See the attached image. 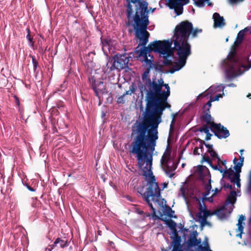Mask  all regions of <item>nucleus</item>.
Listing matches in <instances>:
<instances>
[{"mask_svg": "<svg viewBox=\"0 0 251 251\" xmlns=\"http://www.w3.org/2000/svg\"><path fill=\"white\" fill-rule=\"evenodd\" d=\"M169 97L146 98V108L142 122H136L132 129L133 140L130 152L136 157H152L156 141L158 139V127L166 108L171 106L168 102Z\"/></svg>", "mask_w": 251, "mask_h": 251, "instance_id": "nucleus-1", "label": "nucleus"}, {"mask_svg": "<svg viewBox=\"0 0 251 251\" xmlns=\"http://www.w3.org/2000/svg\"><path fill=\"white\" fill-rule=\"evenodd\" d=\"M244 159V158H234V168L235 172L229 171L228 173L229 179L232 184H227L224 186L225 188L229 189L231 192L226 198V204L214 212H211L206 208L204 203V200L206 199L204 198H201L200 194L198 197L196 194L197 190L193 186H189L185 183L181 186L180 191L184 199L186 201L191 199L198 205L199 212L196 214L195 219L201 224V227L205 226H211V224L207 221V218L209 216L216 215L219 219L223 220L227 218L231 214L234 208L233 204L236 201V192H240L239 173L241 171Z\"/></svg>", "mask_w": 251, "mask_h": 251, "instance_id": "nucleus-2", "label": "nucleus"}, {"mask_svg": "<svg viewBox=\"0 0 251 251\" xmlns=\"http://www.w3.org/2000/svg\"><path fill=\"white\" fill-rule=\"evenodd\" d=\"M126 0L127 2L126 25L133 27L135 38L139 40L138 47L146 45L150 35L147 31L150 24L149 14L151 10L153 13L155 8H149L147 0Z\"/></svg>", "mask_w": 251, "mask_h": 251, "instance_id": "nucleus-3", "label": "nucleus"}, {"mask_svg": "<svg viewBox=\"0 0 251 251\" xmlns=\"http://www.w3.org/2000/svg\"><path fill=\"white\" fill-rule=\"evenodd\" d=\"M202 31L201 29H194L192 24L188 21H182L175 28L173 36V42L191 51V45L188 42L190 34H192V37L195 38Z\"/></svg>", "mask_w": 251, "mask_h": 251, "instance_id": "nucleus-4", "label": "nucleus"}, {"mask_svg": "<svg viewBox=\"0 0 251 251\" xmlns=\"http://www.w3.org/2000/svg\"><path fill=\"white\" fill-rule=\"evenodd\" d=\"M147 181V191L142 194L144 199L151 208L153 214L155 213L152 202L155 204H163L164 199L161 198V190L154 176L145 178Z\"/></svg>", "mask_w": 251, "mask_h": 251, "instance_id": "nucleus-5", "label": "nucleus"}, {"mask_svg": "<svg viewBox=\"0 0 251 251\" xmlns=\"http://www.w3.org/2000/svg\"><path fill=\"white\" fill-rule=\"evenodd\" d=\"M151 89L147 90L146 98L153 97H169L170 88L168 84L164 83L161 78L155 82H151Z\"/></svg>", "mask_w": 251, "mask_h": 251, "instance_id": "nucleus-6", "label": "nucleus"}, {"mask_svg": "<svg viewBox=\"0 0 251 251\" xmlns=\"http://www.w3.org/2000/svg\"><path fill=\"white\" fill-rule=\"evenodd\" d=\"M173 41L163 40L158 41L157 44L158 47L157 52L160 54L163 55L164 58L163 64L165 66H171L173 65V62L171 60L168 59V57L173 56L174 54V50H175L174 48H172V45Z\"/></svg>", "mask_w": 251, "mask_h": 251, "instance_id": "nucleus-7", "label": "nucleus"}, {"mask_svg": "<svg viewBox=\"0 0 251 251\" xmlns=\"http://www.w3.org/2000/svg\"><path fill=\"white\" fill-rule=\"evenodd\" d=\"M174 49L177 51L176 54L178 56V61L171 69L170 73L172 74L179 70L184 66L187 58L191 54V51H189V50H188L186 48H184L176 43H174Z\"/></svg>", "mask_w": 251, "mask_h": 251, "instance_id": "nucleus-8", "label": "nucleus"}, {"mask_svg": "<svg viewBox=\"0 0 251 251\" xmlns=\"http://www.w3.org/2000/svg\"><path fill=\"white\" fill-rule=\"evenodd\" d=\"M158 41H154L151 43L147 47L146 45L142 46L143 49L137 51L139 52V56L143 57L144 58V61L146 63L149 65L148 68H151L152 67V58L153 56L150 55V53L153 51L155 52H157L158 47L157 46Z\"/></svg>", "mask_w": 251, "mask_h": 251, "instance_id": "nucleus-9", "label": "nucleus"}, {"mask_svg": "<svg viewBox=\"0 0 251 251\" xmlns=\"http://www.w3.org/2000/svg\"><path fill=\"white\" fill-rule=\"evenodd\" d=\"M194 173L195 175L202 180H206L208 181V184L205 186V193L203 195L202 198L207 199L206 196L209 194L210 191L212 188L211 185V179L210 178V174L208 169L205 167L201 165H199L193 168Z\"/></svg>", "mask_w": 251, "mask_h": 251, "instance_id": "nucleus-10", "label": "nucleus"}, {"mask_svg": "<svg viewBox=\"0 0 251 251\" xmlns=\"http://www.w3.org/2000/svg\"><path fill=\"white\" fill-rule=\"evenodd\" d=\"M138 163L144 178L153 176L151 170L152 158H138Z\"/></svg>", "mask_w": 251, "mask_h": 251, "instance_id": "nucleus-11", "label": "nucleus"}, {"mask_svg": "<svg viewBox=\"0 0 251 251\" xmlns=\"http://www.w3.org/2000/svg\"><path fill=\"white\" fill-rule=\"evenodd\" d=\"M175 158H162L161 160V167L166 174L170 178L174 175V171L176 169L177 165V159Z\"/></svg>", "mask_w": 251, "mask_h": 251, "instance_id": "nucleus-12", "label": "nucleus"}, {"mask_svg": "<svg viewBox=\"0 0 251 251\" xmlns=\"http://www.w3.org/2000/svg\"><path fill=\"white\" fill-rule=\"evenodd\" d=\"M210 128L215 136L219 139H225L230 135L228 130L220 123H213L212 126Z\"/></svg>", "mask_w": 251, "mask_h": 251, "instance_id": "nucleus-13", "label": "nucleus"}, {"mask_svg": "<svg viewBox=\"0 0 251 251\" xmlns=\"http://www.w3.org/2000/svg\"><path fill=\"white\" fill-rule=\"evenodd\" d=\"M201 239H197L196 235H194L188 240L187 243L189 248L198 246V249L201 251H211L209 249L207 238L203 242V246L201 245Z\"/></svg>", "mask_w": 251, "mask_h": 251, "instance_id": "nucleus-14", "label": "nucleus"}, {"mask_svg": "<svg viewBox=\"0 0 251 251\" xmlns=\"http://www.w3.org/2000/svg\"><path fill=\"white\" fill-rule=\"evenodd\" d=\"M90 84L95 92L97 96L99 93H103L106 89V86L104 84L103 81L101 80H96L94 76L89 78Z\"/></svg>", "mask_w": 251, "mask_h": 251, "instance_id": "nucleus-15", "label": "nucleus"}, {"mask_svg": "<svg viewBox=\"0 0 251 251\" xmlns=\"http://www.w3.org/2000/svg\"><path fill=\"white\" fill-rule=\"evenodd\" d=\"M115 61V65L117 70H122L124 69L128 64L129 61L128 58L125 54L115 55L112 56Z\"/></svg>", "mask_w": 251, "mask_h": 251, "instance_id": "nucleus-16", "label": "nucleus"}, {"mask_svg": "<svg viewBox=\"0 0 251 251\" xmlns=\"http://www.w3.org/2000/svg\"><path fill=\"white\" fill-rule=\"evenodd\" d=\"M212 159H216L217 164L215 166H212V167L215 169L218 170L221 172H223L227 169V167L226 166V161L225 160H221L220 158H202L201 162L203 163L204 162H207L208 164L212 166L211 165V162L212 160Z\"/></svg>", "mask_w": 251, "mask_h": 251, "instance_id": "nucleus-17", "label": "nucleus"}, {"mask_svg": "<svg viewBox=\"0 0 251 251\" xmlns=\"http://www.w3.org/2000/svg\"><path fill=\"white\" fill-rule=\"evenodd\" d=\"M102 69L103 73L106 75H108L112 71L117 70L114 58L109 57L106 65L103 66Z\"/></svg>", "mask_w": 251, "mask_h": 251, "instance_id": "nucleus-18", "label": "nucleus"}, {"mask_svg": "<svg viewBox=\"0 0 251 251\" xmlns=\"http://www.w3.org/2000/svg\"><path fill=\"white\" fill-rule=\"evenodd\" d=\"M181 238L176 236L174 238L172 242V247L173 248L172 251H186L183 245H181Z\"/></svg>", "mask_w": 251, "mask_h": 251, "instance_id": "nucleus-19", "label": "nucleus"}, {"mask_svg": "<svg viewBox=\"0 0 251 251\" xmlns=\"http://www.w3.org/2000/svg\"><path fill=\"white\" fill-rule=\"evenodd\" d=\"M200 119L202 122L209 125L210 127H212L213 124L215 123L214 121V118L211 116L210 112L203 111L202 115L201 116Z\"/></svg>", "mask_w": 251, "mask_h": 251, "instance_id": "nucleus-20", "label": "nucleus"}, {"mask_svg": "<svg viewBox=\"0 0 251 251\" xmlns=\"http://www.w3.org/2000/svg\"><path fill=\"white\" fill-rule=\"evenodd\" d=\"M167 5L170 9H174L177 15H180L183 13V4L174 1L171 3H167Z\"/></svg>", "mask_w": 251, "mask_h": 251, "instance_id": "nucleus-21", "label": "nucleus"}, {"mask_svg": "<svg viewBox=\"0 0 251 251\" xmlns=\"http://www.w3.org/2000/svg\"><path fill=\"white\" fill-rule=\"evenodd\" d=\"M214 20V26L215 27H222L225 25V19L218 13H214L213 15Z\"/></svg>", "mask_w": 251, "mask_h": 251, "instance_id": "nucleus-22", "label": "nucleus"}, {"mask_svg": "<svg viewBox=\"0 0 251 251\" xmlns=\"http://www.w3.org/2000/svg\"><path fill=\"white\" fill-rule=\"evenodd\" d=\"M151 71V69L147 68L145 71L142 75V79L143 81H145V85L148 87V90H150L151 89V82H155V80L151 81L150 78L149 77V74Z\"/></svg>", "mask_w": 251, "mask_h": 251, "instance_id": "nucleus-23", "label": "nucleus"}, {"mask_svg": "<svg viewBox=\"0 0 251 251\" xmlns=\"http://www.w3.org/2000/svg\"><path fill=\"white\" fill-rule=\"evenodd\" d=\"M68 246V242L67 240L57 238L53 244V247L57 248H64Z\"/></svg>", "mask_w": 251, "mask_h": 251, "instance_id": "nucleus-24", "label": "nucleus"}, {"mask_svg": "<svg viewBox=\"0 0 251 251\" xmlns=\"http://www.w3.org/2000/svg\"><path fill=\"white\" fill-rule=\"evenodd\" d=\"M246 30H248V27L245 28L238 32L236 40L234 42L236 46H238L242 43L245 36V31Z\"/></svg>", "mask_w": 251, "mask_h": 251, "instance_id": "nucleus-25", "label": "nucleus"}, {"mask_svg": "<svg viewBox=\"0 0 251 251\" xmlns=\"http://www.w3.org/2000/svg\"><path fill=\"white\" fill-rule=\"evenodd\" d=\"M226 74L227 78L229 79L234 78L239 75L233 66L230 67L226 70Z\"/></svg>", "mask_w": 251, "mask_h": 251, "instance_id": "nucleus-26", "label": "nucleus"}, {"mask_svg": "<svg viewBox=\"0 0 251 251\" xmlns=\"http://www.w3.org/2000/svg\"><path fill=\"white\" fill-rule=\"evenodd\" d=\"M245 220L244 216L241 215L238 219V223L237 224L238 226V230L240 232V236L243 232L244 227L243 226V221Z\"/></svg>", "mask_w": 251, "mask_h": 251, "instance_id": "nucleus-27", "label": "nucleus"}, {"mask_svg": "<svg viewBox=\"0 0 251 251\" xmlns=\"http://www.w3.org/2000/svg\"><path fill=\"white\" fill-rule=\"evenodd\" d=\"M166 224L171 230L176 231V224L174 221L172 220H168L166 221Z\"/></svg>", "mask_w": 251, "mask_h": 251, "instance_id": "nucleus-28", "label": "nucleus"}, {"mask_svg": "<svg viewBox=\"0 0 251 251\" xmlns=\"http://www.w3.org/2000/svg\"><path fill=\"white\" fill-rule=\"evenodd\" d=\"M26 31L27 32V34L26 35V39L30 43V46L31 47H33L34 46V42L33 41V38L31 37L30 35V31L29 28H26Z\"/></svg>", "mask_w": 251, "mask_h": 251, "instance_id": "nucleus-29", "label": "nucleus"}, {"mask_svg": "<svg viewBox=\"0 0 251 251\" xmlns=\"http://www.w3.org/2000/svg\"><path fill=\"white\" fill-rule=\"evenodd\" d=\"M171 152V147L169 143L168 144L165 151L162 157H170Z\"/></svg>", "mask_w": 251, "mask_h": 251, "instance_id": "nucleus-30", "label": "nucleus"}, {"mask_svg": "<svg viewBox=\"0 0 251 251\" xmlns=\"http://www.w3.org/2000/svg\"><path fill=\"white\" fill-rule=\"evenodd\" d=\"M29 57H31L32 59V62L33 66V70L34 72H36L37 69V67L38 66V62L34 56L29 55Z\"/></svg>", "mask_w": 251, "mask_h": 251, "instance_id": "nucleus-31", "label": "nucleus"}, {"mask_svg": "<svg viewBox=\"0 0 251 251\" xmlns=\"http://www.w3.org/2000/svg\"><path fill=\"white\" fill-rule=\"evenodd\" d=\"M163 67V65L160 64L159 62H156L152 65V67H153L155 70L161 72H162Z\"/></svg>", "mask_w": 251, "mask_h": 251, "instance_id": "nucleus-32", "label": "nucleus"}, {"mask_svg": "<svg viewBox=\"0 0 251 251\" xmlns=\"http://www.w3.org/2000/svg\"><path fill=\"white\" fill-rule=\"evenodd\" d=\"M211 102H212V101L210 99V100L203 106V111L210 112V108L211 106Z\"/></svg>", "mask_w": 251, "mask_h": 251, "instance_id": "nucleus-33", "label": "nucleus"}, {"mask_svg": "<svg viewBox=\"0 0 251 251\" xmlns=\"http://www.w3.org/2000/svg\"><path fill=\"white\" fill-rule=\"evenodd\" d=\"M101 41L103 47L109 46L111 43V40L109 39H102L101 38Z\"/></svg>", "mask_w": 251, "mask_h": 251, "instance_id": "nucleus-34", "label": "nucleus"}, {"mask_svg": "<svg viewBox=\"0 0 251 251\" xmlns=\"http://www.w3.org/2000/svg\"><path fill=\"white\" fill-rule=\"evenodd\" d=\"M208 0H197L195 1V4L199 7H201L204 6V2L207 1Z\"/></svg>", "mask_w": 251, "mask_h": 251, "instance_id": "nucleus-35", "label": "nucleus"}, {"mask_svg": "<svg viewBox=\"0 0 251 251\" xmlns=\"http://www.w3.org/2000/svg\"><path fill=\"white\" fill-rule=\"evenodd\" d=\"M166 212L167 214L170 217H174V211L172 210L170 207H168L166 208Z\"/></svg>", "mask_w": 251, "mask_h": 251, "instance_id": "nucleus-36", "label": "nucleus"}, {"mask_svg": "<svg viewBox=\"0 0 251 251\" xmlns=\"http://www.w3.org/2000/svg\"><path fill=\"white\" fill-rule=\"evenodd\" d=\"M221 189H219V188H216L215 189V190H212V192L213 193V194H212V196L211 197L209 198H208V200L210 201H212L213 200H212V197H214V196L216 195V194L219 192L220 191H221Z\"/></svg>", "mask_w": 251, "mask_h": 251, "instance_id": "nucleus-37", "label": "nucleus"}, {"mask_svg": "<svg viewBox=\"0 0 251 251\" xmlns=\"http://www.w3.org/2000/svg\"><path fill=\"white\" fill-rule=\"evenodd\" d=\"M125 96L122 95V96H120L119 98H118L117 102L118 104H124L126 102V100L124 99Z\"/></svg>", "mask_w": 251, "mask_h": 251, "instance_id": "nucleus-38", "label": "nucleus"}, {"mask_svg": "<svg viewBox=\"0 0 251 251\" xmlns=\"http://www.w3.org/2000/svg\"><path fill=\"white\" fill-rule=\"evenodd\" d=\"M203 132L205 134L209 132L210 126L209 125L205 124L203 125Z\"/></svg>", "mask_w": 251, "mask_h": 251, "instance_id": "nucleus-39", "label": "nucleus"}, {"mask_svg": "<svg viewBox=\"0 0 251 251\" xmlns=\"http://www.w3.org/2000/svg\"><path fill=\"white\" fill-rule=\"evenodd\" d=\"M174 1L179 3L183 4V5L189 3L190 2V0H175Z\"/></svg>", "mask_w": 251, "mask_h": 251, "instance_id": "nucleus-40", "label": "nucleus"}, {"mask_svg": "<svg viewBox=\"0 0 251 251\" xmlns=\"http://www.w3.org/2000/svg\"><path fill=\"white\" fill-rule=\"evenodd\" d=\"M220 97H222V95H221V94H218V95L215 96L213 97L210 98V100L212 101H217V100H219V98Z\"/></svg>", "mask_w": 251, "mask_h": 251, "instance_id": "nucleus-41", "label": "nucleus"}, {"mask_svg": "<svg viewBox=\"0 0 251 251\" xmlns=\"http://www.w3.org/2000/svg\"><path fill=\"white\" fill-rule=\"evenodd\" d=\"M208 152L210 153L211 157H219L216 152L213 149L209 151Z\"/></svg>", "mask_w": 251, "mask_h": 251, "instance_id": "nucleus-42", "label": "nucleus"}, {"mask_svg": "<svg viewBox=\"0 0 251 251\" xmlns=\"http://www.w3.org/2000/svg\"><path fill=\"white\" fill-rule=\"evenodd\" d=\"M129 91H130V95L135 92V89L133 83L129 86Z\"/></svg>", "mask_w": 251, "mask_h": 251, "instance_id": "nucleus-43", "label": "nucleus"}, {"mask_svg": "<svg viewBox=\"0 0 251 251\" xmlns=\"http://www.w3.org/2000/svg\"><path fill=\"white\" fill-rule=\"evenodd\" d=\"M234 55H235L234 52H231L230 53V55L229 56V59H230L231 61H233L235 63L236 62H235V60L234 58Z\"/></svg>", "mask_w": 251, "mask_h": 251, "instance_id": "nucleus-44", "label": "nucleus"}, {"mask_svg": "<svg viewBox=\"0 0 251 251\" xmlns=\"http://www.w3.org/2000/svg\"><path fill=\"white\" fill-rule=\"evenodd\" d=\"M230 2L232 4H236L238 2H242L245 0H229Z\"/></svg>", "mask_w": 251, "mask_h": 251, "instance_id": "nucleus-45", "label": "nucleus"}, {"mask_svg": "<svg viewBox=\"0 0 251 251\" xmlns=\"http://www.w3.org/2000/svg\"><path fill=\"white\" fill-rule=\"evenodd\" d=\"M14 98L15 99V102L16 103V104L18 106H20V102L19 98L17 96H16V95L14 96Z\"/></svg>", "mask_w": 251, "mask_h": 251, "instance_id": "nucleus-46", "label": "nucleus"}, {"mask_svg": "<svg viewBox=\"0 0 251 251\" xmlns=\"http://www.w3.org/2000/svg\"><path fill=\"white\" fill-rule=\"evenodd\" d=\"M248 191L251 193V171L250 175L249 183L248 186Z\"/></svg>", "mask_w": 251, "mask_h": 251, "instance_id": "nucleus-47", "label": "nucleus"}, {"mask_svg": "<svg viewBox=\"0 0 251 251\" xmlns=\"http://www.w3.org/2000/svg\"><path fill=\"white\" fill-rule=\"evenodd\" d=\"M212 136V135L209 132L207 133H206V137L205 139L206 140H209L211 139V137Z\"/></svg>", "mask_w": 251, "mask_h": 251, "instance_id": "nucleus-48", "label": "nucleus"}, {"mask_svg": "<svg viewBox=\"0 0 251 251\" xmlns=\"http://www.w3.org/2000/svg\"><path fill=\"white\" fill-rule=\"evenodd\" d=\"M54 248L53 247V244L49 246L48 248H46L45 251H51Z\"/></svg>", "mask_w": 251, "mask_h": 251, "instance_id": "nucleus-49", "label": "nucleus"}, {"mask_svg": "<svg viewBox=\"0 0 251 251\" xmlns=\"http://www.w3.org/2000/svg\"><path fill=\"white\" fill-rule=\"evenodd\" d=\"M205 146L208 149V151H210L211 150L213 149V148H212L213 145H212L205 144Z\"/></svg>", "mask_w": 251, "mask_h": 251, "instance_id": "nucleus-50", "label": "nucleus"}, {"mask_svg": "<svg viewBox=\"0 0 251 251\" xmlns=\"http://www.w3.org/2000/svg\"><path fill=\"white\" fill-rule=\"evenodd\" d=\"M145 86L143 85V84H141V86H139V88H140V91H141V93L142 94V95H143V90H145Z\"/></svg>", "mask_w": 251, "mask_h": 251, "instance_id": "nucleus-51", "label": "nucleus"}, {"mask_svg": "<svg viewBox=\"0 0 251 251\" xmlns=\"http://www.w3.org/2000/svg\"><path fill=\"white\" fill-rule=\"evenodd\" d=\"M206 96V94H204V93H202L201 94H200L197 97V100H198L199 99H200V98L201 97H205Z\"/></svg>", "mask_w": 251, "mask_h": 251, "instance_id": "nucleus-52", "label": "nucleus"}, {"mask_svg": "<svg viewBox=\"0 0 251 251\" xmlns=\"http://www.w3.org/2000/svg\"><path fill=\"white\" fill-rule=\"evenodd\" d=\"M63 103L62 102H61V101L57 104V107L58 108H60V107H63Z\"/></svg>", "mask_w": 251, "mask_h": 251, "instance_id": "nucleus-53", "label": "nucleus"}, {"mask_svg": "<svg viewBox=\"0 0 251 251\" xmlns=\"http://www.w3.org/2000/svg\"><path fill=\"white\" fill-rule=\"evenodd\" d=\"M227 86L228 87H235L236 86V85L233 83H231L228 84Z\"/></svg>", "mask_w": 251, "mask_h": 251, "instance_id": "nucleus-54", "label": "nucleus"}, {"mask_svg": "<svg viewBox=\"0 0 251 251\" xmlns=\"http://www.w3.org/2000/svg\"><path fill=\"white\" fill-rule=\"evenodd\" d=\"M124 96L127 95H130V91L128 90V91H126V92H125L123 94Z\"/></svg>", "mask_w": 251, "mask_h": 251, "instance_id": "nucleus-55", "label": "nucleus"}, {"mask_svg": "<svg viewBox=\"0 0 251 251\" xmlns=\"http://www.w3.org/2000/svg\"><path fill=\"white\" fill-rule=\"evenodd\" d=\"M27 188L30 191H32V192L35 191V190L33 188H32V187H31L30 186H28Z\"/></svg>", "mask_w": 251, "mask_h": 251, "instance_id": "nucleus-56", "label": "nucleus"}, {"mask_svg": "<svg viewBox=\"0 0 251 251\" xmlns=\"http://www.w3.org/2000/svg\"><path fill=\"white\" fill-rule=\"evenodd\" d=\"M52 129L53 130V133H55L57 131V128L55 126H53Z\"/></svg>", "mask_w": 251, "mask_h": 251, "instance_id": "nucleus-57", "label": "nucleus"}, {"mask_svg": "<svg viewBox=\"0 0 251 251\" xmlns=\"http://www.w3.org/2000/svg\"><path fill=\"white\" fill-rule=\"evenodd\" d=\"M244 151V149H241L239 151V152L241 154V156H239V157H241V156L243 154V152Z\"/></svg>", "mask_w": 251, "mask_h": 251, "instance_id": "nucleus-58", "label": "nucleus"}, {"mask_svg": "<svg viewBox=\"0 0 251 251\" xmlns=\"http://www.w3.org/2000/svg\"><path fill=\"white\" fill-rule=\"evenodd\" d=\"M174 123H175V120H174V119H173V120L172 121V122H171V128L173 127V124Z\"/></svg>", "mask_w": 251, "mask_h": 251, "instance_id": "nucleus-59", "label": "nucleus"}, {"mask_svg": "<svg viewBox=\"0 0 251 251\" xmlns=\"http://www.w3.org/2000/svg\"><path fill=\"white\" fill-rule=\"evenodd\" d=\"M199 130L200 132H203V126H202L201 127H200V128H199Z\"/></svg>", "mask_w": 251, "mask_h": 251, "instance_id": "nucleus-60", "label": "nucleus"}, {"mask_svg": "<svg viewBox=\"0 0 251 251\" xmlns=\"http://www.w3.org/2000/svg\"><path fill=\"white\" fill-rule=\"evenodd\" d=\"M198 150V148H196L195 149V150H194V154L195 155H196V154H197V151Z\"/></svg>", "mask_w": 251, "mask_h": 251, "instance_id": "nucleus-61", "label": "nucleus"}, {"mask_svg": "<svg viewBox=\"0 0 251 251\" xmlns=\"http://www.w3.org/2000/svg\"><path fill=\"white\" fill-rule=\"evenodd\" d=\"M168 2V3H171L173 2L175 0H166Z\"/></svg>", "mask_w": 251, "mask_h": 251, "instance_id": "nucleus-62", "label": "nucleus"}, {"mask_svg": "<svg viewBox=\"0 0 251 251\" xmlns=\"http://www.w3.org/2000/svg\"><path fill=\"white\" fill-rule=\"evenodd\" d=\"M132 32V29H130L128 30V32L129 33H131Z\"/></svg>", "mask_w": 251, "mask_h": 251, "instance_id": "nucleus-63", "label": "nucleus"}, {"mask_svg": "<svg viewBox=\"0 0 251 251\" xmlns=\"http://www.w3.org/2000/svg\"><path fill=\"white\" fill-rule=\"evenodd\" d=\"M249 65L251 67V60L249 61Z\"/></svg>", "mask_w": 251, "mask_h": 251, "instance_id": "nucleus-64", "label": "nucleus"}]
</instances>
